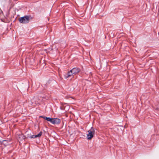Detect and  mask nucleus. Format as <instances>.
<instances>
[{
	"instance_id": "423d86ee",
	"label": "nucleus",
	"mask_w": 159,
	"mask_h": 159,
	"mask_svg": "<svg viewBox=\"0 0 159 159\" xmlns=\"http://www.w3.org/2000/svg\"><path fill=\"white\" fill-rule=\"evenodd\" d=\"M0 144L6 146L8 144V142L7 140H0Z\"/></svg>"
},
{
	"instance_id": "7ed1b4c3",
	"label": "nucleus",
	"mask_w": 159,
	"mask_h": 159,
	"mask_svg": "<svg viewBox=\"0 0 159 159\" xmlns=\"http://www.w3.org/2000/svg\"><path fill=\"white\" fill-rule=\"evenodd\" d=\"M60 122V120L58 118H52L51 123L53 124H59Z\"/></svg>"
},
{
	"instance_id": "0eeeda50",
	"label": "nucleus",
	"mask_w": 159,
	"mask_h": 159,
	"mask_svg": "<svg viewBox=\"0 0 159 159\" xmlns=\"http://www.w3.org/2000/svg\"><path fill=\"white\" fill-rule=\"evenodd\" d=\"M42 132H40L37 135H33L30 136V138H34L37 137H40L42 134Z\"/></svg>"
},
{
	"instance_id": "f03ea898",
	"label": "nucleus",
	"mask_w": 159,
	"mask_h": 159,
	"mask_svg": "<svg viewBox=\"0 0 159 159\" xmlns=\"http://www.w3.org/2000/svg\"><path fill=\"white\" fill-rule=\"evenodd\" d=\"M30 21V17L27 16L21 17L19 19V22L22 23L26 24L28 23Z\"/></svg>"
},
{
	"instance_id": "20e7f679",
	"label": "nucleus",
	"mask_w": 159,
	"mask_h": 159,
	"mask_svg": "<svg viewBox=\"0 0 159 159\" xmlns=\"http://www.w3.org/2000/svg\"><path fill=\"white\" fill-rule=\"evenodd\" d=\"M71 70L74 75L77 74L80 71V70L78 68H74Z\"/></svg>"
},
{
	"instance_id": "9d476101",
	"label": "nucleus",
	"mask_w": 159,
	"mask_h": 159,
	"mask_svg": "<svg viewBox=\"0 0 159 159\" xmlns=\"http://www.w3.org/2000/svg\"><path fill=\"white\" fill-rule=\"evenodd\" d=\"M40 117L43 118L44 119L46 120V118H47V117H45V116H40Z\"/></svg>"
},
{
	"instance_id": "39448f33",
	"label": "nucleus",
	"mask_w": 159,
	"mask_h": 159,
	"mask_svg": "<svg viewBox=\"0 0 159 159\" xmlns=\"http://www.w3.org/2000/svg\"><path fill=\"white\" fill-rule=\"evenodd\" d=\"M73 74L71 70L68 71L67 74L65 75V78L66 79L70 77L71 75H73Z\"/></svg>"
},
{
	"instance_id": "f257e3e1",
	"label": "nucleus",
	"mask_w": 159,
	"mask_h": 159,
	"mask_svg": "<svg viewBox=\"0 0 159 159\" xmlns=\"http://www.w3.org/2000/svg\"><path fill=\"white\" fill-rule=\"evenodd\" d=\"M88 134H87V139L88 140L91 139L93 137L95 133L94 129L92 127L88 131Z\"/></svg>"
},
{
	"instance_id": "6e6552de",
	"label": "nucleus",
	"mask_w": 159,
	"mask_h": 159,
	"mask_svg": "<svg viewBox=\"0 0 159 159\" xmlns=\"http://www.w3.org/2000/svg\"><path fill=\"white\" fill-rule=\"evenodd\" d=\"M18 138L20 140H22L25 138V137L23 134H20L18 135Z\"/></svg>"
},
{
	"instance_id": "1a4fd4ad",
	"label": "nucleus",
	"mask_w": 159,
	"mask_h": 159,
	"mask_svg": "<svg viewBox=\"0 0 159 159\" xmlns=\"http://www.w3.org/2000/svg\"><path fill=\"white\" fill-rule=\"evenodd\" d=\"M52 118H50L49 117H47V118H46V120H47V121H49L52 122Z\"/></svg>"
}]
</instances>
